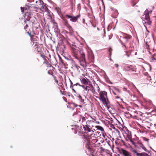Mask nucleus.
<instances>
[{
    "label": "nucleus",
    "mask_w": 156,
    "mask_h": 156,
    "mask_svg": "<svg viewBox=\"0 0 156 156\" xmlns=\"http://www.w3.org/2000/svg\"><path fill=\"white\" fill-rule=\"evenodd\" d=\"M69 44L70 46L73 56L79 61L81 66L83 68L86 67L87 65L85 61L84 52L76 46L75 43L71 42H69Z\"/></svg>",
    "instance_id": "nucleus-1"
},
{
    "label": "nucleus",
    "mask_w": 156,
    "mask_h": 156,
    "mask_svg": "<svg viewBox=\"0 0 156 156\" xmlns=\"http://www.w3.org/2000/svg\"><path fill=\"white\" fill-rule=\"evenodd\" d=\"M126 136L128 139H126V141L129 140L131 143L135 147H143V144L139 140V138L135 135L132 136L131 135V132L128 131L126 133Z\"/></svg>",
    "instance_id": "nucleus-2"
},
{
    "label": "nucleus",
    "mask_w": 156,
    "mask_h": 156,
    "mask_svg": "<svg viewBox=\"0 0 156 156\" xmlns=\"http://www.w3.org/2000/svg\"><path fill=\"white\" fill-rule=\"evenodd\" d=\"M131 37L132 36L131 35L127 34H125L123 36H120L119 38V36H118L119 41L126 48V45L128 43Z\"/></svg>",
    "instance_id": "nucleus-3"
},
{
    "label": "nucleus",
    "mask_w": 156,
    "mask_h": 156,
    "mask_svg": "<svg viewBox=\"0 0 156 156\" xmlns=\"http://www.w3.org/2000/svg\"><path fill=\"white\" fill-rule=\"evenodd\" d=\"M99 99L103 104L107 106L109 104V101L107 96V93L105 91H100L99 94Z\"/></svg>",
    "instance_id": "nucleus-4"
},
{
    "label": "nucleus",
    "mask_w": 156,
    "mask_h": 156,
    "mask_svg": "<svg viewBox=\"0 0 156 156\" xmlns=\"http://www.w3.org/2000/svg\"><path fill=\"white\" fill-rule=\"evenodd\" d=\"M149 11L147 9H146L144 12V22L147 23L148 25H151V21L150 20V18L149 15ZM144 23V22H143Z\"/></svg>",
    "instance_id": "nucleus-5"
},
{
    "label": "nucleus",
    "mask_w": 156,
    "mask_h": 156,
    "mask_svg": "<svg viewBox=\"0 0 156 156\" xmlns=\"http://www.w3.org/2000/svg\"><path fill=\"white\" fill-rule=\"evenodd\" d=\"M144 102L145 105V108L150 110L151 108L154 109L155 106L152 103V101L150 100L144 99Z\"/></svg>",
    "instance_id": "nucleus-6"
},
{
    "label": "nucleus",
    "mask_w": 156,
    "mask_h": 156,
    "mask_svg": "<svg viewBox=\"0 0 156 156\" xmlns=\"http://www.w3.org/2000/svg\"><path fill=\"white\" fill-rule=\"evenodd\" d=\"M133 114L134 115V118L135 119H139L143 118L144 114L140 112L134 111L133 112Z\"/></svg>",
    "instance_id": "nucleus-7"
},
{
    "label": "nucleus",
    "mask_w": 156,
    "mask_h": 156,
    "mask_svg": "<svg viewBox=\"0 0 156 156\" xmlns=\"http://www.w3.org/2000/svg\"><path fill=\"white\" fill-rule=\"evenodd\" d=\"M83 127L85 133H87L89 132H90L91 133V135H94V134H93L94 132L91 129L90 126L87 125H83Z\"/></svg>",
    "instance_id": "nucleus-8"
},
{
    "label": "nucleus",
    "mask_w": 156,
    "mask_h": 156,
    "mask_svg": "<svg viewBox=\"0 0 156 156\" xmlns=\"http://www.w3.org/2000/svg\"><path fill=\"white\" fill-rule=\"evenodd\" d=\"M80 16L79 15H77L76 16H70L68 15H65L66 17H67L69 19H70V21L73 22H76Z\"/></svg>",
    "instance_id": "nucleus-9"
},
{
    "label": "nucleus",
    "mask_w": 156,
    "mask_h": 156,
    "mask_svg": "<svg viewBox=\"0 0 156 156\" xmlns=\"http://www.w3.org/2000/svg\"><path fill=\"white\" fill-rule=\"evenodd\" d=\"M36 18L34 16L28 19L27 18V21L30 23V26H31L32 27H34V26L35 24V21Z\"/></svg>",
    "instance_id": "nucleus-10"
},
{
    "label": "nucleus",
    "mask_w": 156,
    "mask_h": 156,
    "mask_svg": "<svg viewBox=\"0 0 156 156\" xmlns=\"http://www.w3.org/2000/svg\"><path fill=\"white\" fill-rule=\"evenodd\" d=\"M76 115H77L79 117V121L80 123H83L86 121V119L85 117L83 116L82 115H78L76 111L73 114V116H74Z\"/></svg>",
    "instance_id": "nucleus-11"
},
{
    "label": "nucleus",
    "mask_w": 156,
    "mask_h": 156,
    "mask_svg": "<svg viewBox=\"0 0 156 156\" xmlns=\"http://www.w3.org/2000/svg\"><path fill=\"white\" fill-rule=\"evenodd\" d=\"M88 58L90 62H94V54L91 51H88Z\"/></svg>",
    "instance_id": "nucleus-12"
},
{
    "label": "nucleus",
    "mask_w": 156,
    "mask_h": 156,
    "mask_svg": "<svg viewBox=\"0 0 156 156\" xmlns=\"http://www.w3.org/2000/svg\"><path fill=\"white\" fill-rule=\"evenodd\" d=\"M75 93L73 94L75 96L76 98L79 100L80 102L82 104L84 103V100L82 98V96L80 94L76 91V92H74Z\"/></svg>",
    "instance_id": "nucleus-13"
},
{
    "label": "nucleus",
    "mask_w": 156,
    "mask_h": 156,
    "mask_svg": "<svg viewBox=\"0 0 156 156\" xmlns=\"http://www.w3.org/2000/svg\"><path fill=\"white\" fill-rule=\"evenodd\" d=\"M89 86L85 85H83L82 87L86 91H88L89 90H93L94 89L93 86L91 84H88Z\"/></svg>",
    "instance_id": "nucleus-14"
},
{
    "label": "nucleus",
    "mask_w": 156,
    "mask_h": 156,
    "mask_svg": "<svg viewBox=\"0 0 156 156\" xmlns=\"http://www.w3.org/2000/svg\"><path fill=\"white\" fill-rule=\"evenodd\" d=\"M80 81L81 82L85 85L89 84V83H90L89 80L87 78L82 77L80 79Z\"/></svg>",
    "instance_id": "nucleus-15"
},
{
    "label": "nucleus",
    "mask_w": 156,
    "mask_h": 156,
    "mask_svg": "<svg viewBox=\"0 0 156 156\" xmlns=\"http://www.w3.org/2000/svg\"><path fill=\"white\" fill-rule=\"evenodd\" d=\"M133 152L136 154V156H150V155L148 154H147L144 152L141 153H139L135 150H134Z\"/></svg>",
    "instance_id": "nucleus-16"
},
{
    "label": "nucleus",
    "mask_w": 156,
    "mask_h": 156,
    "mask_svg": "<svg viewBox=\"0 0 156 156\" xmlns=\"http://www.w3.org/2000/svg\"><path fill=\"white\" fill-rule=\"evenodd\" d=\"M69 80L70 83V88L74 92H76V90L74 89H76V85L75 84H73V82L69 79Z\"/></svg>",
    "instance_id": "nucleus-17"
},
{
    "label": "nucleus",
    "mask_w": 156,
    "mask_h": 156,
    "mask_svg": "<svg viewBox=\"0 0 156 156\" xmlns=\"http://www.w3.org/2000/svg\"><path fill=\"white\" fill-rule=\"evenodd\" d=\"M25 15V18L26 19L25 20H27V18L29 19L34 16L30 12H26Z\"/></svg>",
    "instance_id": "nucleus-18"
},
{
    "label": "nucleus",
    "mask_w": 156,
    "mask_h": 156,
    "mask_svg": "<svg viewBox=\"0 0 156 156\" xmlns=\"http://www.w3.org/2000/svg\"><path fill=\"white\" fill-rule=\"evenodd\" d=\"M123 66V70L126 71H129L130 68L131 67H132V65L128 66L127 65L124 64Z\"/></svg>",
    "instance_id": "nucleus-19"
},
{
    "label": "nucleus",
    "mask_w": 156,
    "mask_h": 156,
    "mask_svg": "<svg viewBox=\"0 0 156 156\" xmlns=\"http://www.w3.org/2000/svg\"><path fill=\"white\" fill-rule=\"evenodd\" d=\"M74 127L72 128V129L73 130L74 129L75 132L74 133H77V131L78 129H80V128L81 129L82 127H80L79 126L75 125L74 126Z\"/></svg>",
    "instance_id": "nucleus-20"
},
{
    "label": "nucleus",
    "mask_w": 156,
    "mask_h": 156,
    "mask_svg": "<svg viewBox=\"0 0 156 156\" xmlns=\"http://www.w3.org/2000/svg\"><path fill=\"white\" fill-rule=\"evenodd\" d=\"M140 138L141 140L144 141L147 144L148 143L149 139L143 136L140 137Z\"/></svg>",
    "instance_id": "nucleus-21"
},
{
    "label": "nucleus",
    "mask_w": 156,
    "mask_h": 156,
    "mask_svg": "<svg viewBox=\"0 0 156 156\" xmlns=\"http://www.w3.org/2000/svg\"><path fill=\"white\" fill-rule=\"evenodd\" d=\"M95 128H97L98 129L100 130L101 131L104 132V129L101 126H95Z\"/></svg>",
    "instance_id": "nucleus-22"
},
{
    "label": "nucleus",
    "mask_w": 156,
    "mask_h": 156,
    "mask_svg": "<svg viewBox=\"0 0 156 156\" xmlns=\"http://www.w3.org/2000/svg\"><path fill=\"white\" fill-rule=\"evenodd\" d=\"M129 71L136 72V68L132 66V67H131L130 68Z\"/></svg>",
    "instance_id": "nucleus-23"
},
{
    "label": "nucleus",
    "mask_w": 156,
    "mask_h": 156,
    "mask_svg": "<svg viewBox=\"0 0 156 156\" xmlns=\"http://www.w3.org/2000/svg\"><path fill=\"white\" fill-rule=\"evenodd\" d=\"M24 23L25 24H26L25 26L24 27V29H26L28 28L29 27V25L30 26V23L27 21V20H25L24 21Z\"/></svg>",
    "instance_id": "nucleus-24"
},
{
    "label": "nucleus",
    "mask_w": 156,
    "mask_h": 156,
    "mask_svg": "<svg viewBox=\"0 0 156 156\" xmlns=\"http://www.w3.org/2000/svg\"><path fill=\"white\" fill-rule=\"evenodd\" d=\"M114 90L115 91V92H117L119 95L121 93V90L115 87L114 88Z\"/></svg>",
    "instance_id": "nucleus-25"
},
{
    "label": "nucleus",
    "mask_w": 156,
    "mask_h": 156,
    "mask_svg": "<svg viewBox=\"0 0 156 156\" xmlns=\"http://www.w3.org/2000/svg\"><path fill=\"white\" fill-rule=\"evenodd\" d=\"M152 115H156V109H154L151 112Z\"/></svg>",
    "instance_id": "nucleus-26"
},
{
    "label": "nucleus",
    "mask_w": 156,
    "mask_h": 156,
    "mask_svg": "<svg viewBox=\"0 0 156 156\" xmlns=\"http://www.w3.org/2000/svg\"><path fill=\"white\" fill-rule=\"evenodd\" d=\"M50 70H48V73L51 75H52L53 74L52 71L51 70V69H53V67L52 66H50Z\"/></svg>",
    "instance_id": "nucleus-27"
},
{
    "label": "nucleus",
    "mask_w": 156,
    "mask_h": 156,
    "mask_svg": "<svg viewBox=\"0 0 156 156\" xmlns=\"http://www.w3.org/2000/svg\"><path fill=\"white\" fill-rule=\"evenodd\" d=\"M146 79L148 80L149 81V83H152V82L151 81V77L150 76L148 75V74L147 76Z\"/></svg>",
    "instance_id": "nucleus-28"
},
{
    "label": "nucleus",
    "mask_w": 156,
    "mask_h": 156,
    "mask_svg": "<svg viewBox=\"0 0 156 156\" xmlns=\"http://www.w3.org/2000/svg\"><path fill=\"white\" fill-rule=\"evenodd\" d=\"M70 106H73L74 107H73V108H72V110H73L74 109H75V107H76L78 106V105H75L74 103H72L70 105Z\"/></svg>",
    "instance_id": "nucleus-29"
},
{
    "label": "nucleus",
    "mask_w": 156,
    "mask_h": 156,
    "mask_svg": "<svg viewBox=\"0 0 156 156\" xmlns=\"http://www.w3.org/2000/svg\"><path fill=\"white\" fill-rule=\"evenodd\" d=\"M112 142V141L111 140V139L110 138H109V140L108 141H107V143L108 144V145L110 146L111 147V143Z\"/></svg>",
    "instance_id": "nucleus-30"
},
{
    "label": "nucleus",
    "mask_w": 156,
    "mask_h": 156,
    "mask_svg": "<svg viewBox=\"0 0 156 156\" xmlns=\"http://www.w3.org/2000/svg\"><path fill=\"white\" fill-rule=\"evenodd\" d=\"M115 133L117 135H119L120 131L117 129H115Z\"/></svg>",
    "instance_id": "nucleus-31"
},
{
    "label": "nucleus",
    "mask_w": 156,
    "mask_h": 156,
    "mask_svg": "<svg viewBox=\"0 0 156 156\" xmlns=\"http://www.w3.org/2000/svg\"><path fill=\"white\" fill-rule=\"evenodd\" d=\"M121 142L120 143H121L122 144H123L124 146H127L126 143L124 140H121Z\"/></svg>",
    "instance_id": "nucleus-32"
},
{
    "label": "nucleus",
    "mask_w": 156,
    "mask_h": 156,
    "mask_svg": "<svg viewBox=\"0 0 156 156\" xmlns=\"http://www.w3.org/2000/svg\"><path fill=\"white\" fill-rule=\"evenodd\" d=\"M133 52V51H132L130 54H128L127 52H126V54L127 57H129L130 56L132 55L133 54L132 53Z\"/></svg>",
    "instance_id": "nucleus-33"
},
{
    "label": "nucleus",
    "mask_w": 156,
    "mask_h": 156,
    "mask_svg": "<svg viewBox=\"0 0 156 156\" xmlns=\"http://www.w3.org/2000/svg\"><path fill=\"white\" fill-rule=\"evenodd\" d=\"M27 33L30 36V37L31 38H32L34 36V35H31V33L28 31L27 32Z\"/></svg>",
    "instance_id": "nucleus-34"
},
{
    "label": "nucleus",
    "mask_w": 156,
    "mask_h": 156,
    "mask_svg": "<svg viewBox=\"0 0 156 156\" xmlns=\"http://www.w3.org/2000/svg\"><path fill=\"white\" fill-rule=\"evenodd\" d=\"M151 135L153 136V137H155L156 136V134L154 133V132H152Z\"/></svg>",
    "instance_id": "nucleus-35"
},
{
    "label": "nucleus",
    "mask_w": 156,
    "mask_h": 156,
    "mask_svg": "<svg viewBox=\"0 0 156 156\" xmlns=\"http://www.w3.org/2000/svg\"><path fill=\"white\" fill-rule=\"evenodd\" d=\"M112 92L113 94L115 95H119L117 93V92H115V90H113V91H112Z\"/></svg>",
    "instance_id": "nucleus-36"
},
{
    "label": "nucleus",
    "mask_w": 156,
    "mask_h": 156,
    "mask_svg": "<svg viewBox=\"0 0 156 156\" xmlns=\"http://www.w3.org/2000/svg\"><path fill=\"white\" fill-rule=\"evenodd\" d=\"M142 147V148L143 149V150L145 151H146V152H147V149H146V147H144V145H143V147Z\"/></svg>",
    "instance_id": "nucleus-37"
},
{
    "label": "nucleus",
    "mask_w": 156,
    "mask_h": 156,
    "mask_svg": "<svg viewBox=\"0 0 156 156\" xmlns=\"http://www.w3.org/2000/svg\"><path fill=\"white\" fill-rule=\"evenodd\" d=\"M35 45L34 46V47L35 48V49H37L38 48V45L37 44V42H36Z\"/></svg>",
    "instance_id": "nucleus-38"
},
{
    "label": "nucleus",
    "mask_w": 156,
    "mask_h": 156,
    "mask_svg": "<svg viewBox=\"0 0 156 156\" xmlns=\"http://www.w3.org/2000/svg\"><path fill=\"white\" fill-rule=\"evenodd\" d=\"M123 90L125 91H126L128 92V93L129 92V90H127V89L125 87H124L123 88Z\"/></svg>",
    "instance_id": "nucleus-39"
},
{
    "label": "nucleus",
    "mask_w": 156,
    "mask_h": 156,
    "mask_svg": "<svg viewBox=\"0 0 156 156\" xmlns=\"http://www.w3.org/2000/svg\"><path fill=\"white\" fill-rule=\"evenodd\" d=\"M117 68V70H118V67L119 66V65L118 64H115L114 65Z\"/></svg>",
    "instance_id": "nucleus-40"
},
{
    "label": "nucleus",
    "mask_w": 156,
    "mask_h": 156,
    "mask_svg": "<svg viewBox=\"0 0 156 156\" xmlns=\"http://www.w3.org/2000/svg\"><path fill=\"white\" fill-rule=\"evenodd\" d=\"M22 12H23L24 11V9H25V7H21L20 8Z\"/></svg>",
    "instance_id": "nucleus-41"
},
{
    "label": "nucleus",
    "mask_w": 156,
    "mask_h": 156,
    "mask_svg": "<svg viewBox=\"0 0 156 156\" xmlns=\"http://www.w3.org/2000/svg\"><path fill=\"white\" fill-rule=\"evenodd\" d=\"M76 84V86H77L78 85L79 86H80V87H82V86L83 85H81L79 83H76V84ZM77 88V87H76V88Z\"/></svg>",
    "instance_id": "nucleus-42"
},
{
    "label": "nucleus",
    "mask_w": 156,
    "mask_h": 156,
    "mask_svg": "<svg viewBox=\"0 0 156 156\" xmlns=\"http://www.w3.org/2000/svg\"><path fill=\"white\" fill-rule=\"evenodd\" d=\"M112 48H109V49L108 51H109V54H110V55H111V51H112Z\"/></svg>",
    "instance_id": "nucleus-43"
},
{
    "label": "nucleus",
    "mask_w": 156,
    "mask_h": 156,
    "mask_svg": "<svg viewBox=\"0 0 156 156\" xmlns=\"http://www.w3.org/2000/svg\"><path fill=\"white\" fill-rule=\"evenodd\" d=\"M27 1L28 2H29L30 3L32 2H34V0H27Z\"/></svg>",
    "instance_id": "nucleus-44"
},
{
    "label": "nucleus",
    "mask_w": 156,
    "mask_h": 156,
    "mask_svg": "<svg viewBox=\"0 0 156 156\" xmlns=\"http://www.w3.org/2000/svg\"><path fill=\"white\" fill-rule=\"evenodd\" d=\"M105 155H106V156H112V155L110 154L107 153H106Z\"/></svg>",
    "instance_id": "nucleus-45"
},
{
    "label": "nucleus",
    "mask_w": 156,
    "mask_h": 156,
    "mask_svg": "<svg viewBox=\"0 0 156 156\" xmlns=\"http://www.w3.org/2000/svg\"><path fill=\"white\" fill-rule=\"evenodd\" d=\"M86 147L87 148L88 150L89 151H91V148L89 147Z\"/></svg>",
    "instance_id": "nucleus-46"
},
{
    "label": "nucleus",
    "mask_w": 156,
    "mask_h": 156,
    "mask_svg": "<svg viewBox=\"0 0 156 156\" xmlns=\"http://www.w3.org/2000/svg\"><path fill=\"white\" fill-rule=\"evenodd\" d=\"M39 2H40V4H41V3H43V1H42V0H39Z\"/></svg>",
    "instance_id": "nucleus-47"
},
{
    "label": "nucleus",
    "mask_w": 156,
    "mask_h": 156,
    "mask_svg": "<svg viewBox=\"0 0 156 156\" xmlns=\"http://www.w3.org/2000/svg\"><path fill=\"white\" fill-rule=\"evenodd\" d=\"M152 60H156V59L155 58L153 57H151Z\"/></svg>",
    "instance_id": "nucleus-48"
},
{
    "label": "nucleus",
    "mask_w": 156,
    "mask_h": 156,
    "mask_svg": "<svg viewBox=\"0 0 156 156\" xmlns=\"http://www.w3.org/2000/svg\"><path fill=\"white\" fill-rule=\"evenodd\" d=\"M101 151H104L105 150L103 147H101Z\"/></svg>",
    "instance_id": "nucleus-49"
},
{
    "label": "nucleus",
    "mask_w": 156,
    "mask_h": 156,
    "mask_svg": "<svg viewBox=\"0 0 156 156\" xmlns=\"http://www.w3.org/2000/svg\"><path fill=\"white\" fill-rule=\"evenodd\" d=\"M108 140H109V139H105V140L106 141V142H107V141H108Z\"/></svg>",
    "instance_id": "nucleus-50"
},
{
    "label": "nucleus",
    "mask_w": 156,
    "mask_h": 156,
    "mask_svg": "<svg viewBox=\"0 0 156 156\" xmlns=\"http://www.w3.org/2000/svg\"><path fill=\"white\" fill-rule=\"evenodd\" d=\"M97 88H98V91H100V88L98 86L97 87Z\"/></svg>",
    "instance_id": "nucleus-51"
},
{
    "label": "nucleus",
    "mask_w": 156,
    "mask_h": 156,
    "mask_svg": "<svg viewBox=\"0 0 156 156\" xmlns=\"http://www.w3.org/2000/svg\"><path fill=\"white\" fill-rule=\"evenodd\" d=\"M120 98V97H119V96H116V97H115V98Z\"/></svg>",
    "instance_id": "nucleus-52"
},
{
    "label": "nucleus",
    "mask_w": 156,
    "mask_h": 156,
    "mask_svg": "<svg viewBox=\"0 0 156 156\" xmlns=\"http://www.w3.org/2000/svg\"><path fill=\"white\" fill-rule=\"evenodd\" d=\"M149 123V125L150 126H151V123Z\"/></svg>",
    "instance_id": "nucleus-53"
},
{
    "label": "nucleus",
    "mask_w": 156,
    "mask_h": 156,
    "mask_svg": "<svg viewBox=\"0 0 156 156\" xmlns=\"http://www.w3.org/2000/svg\"><path fill=\"white\" fill-rule=\"evenodd\" d=\"M154 126H155V129H156V123H155V124H154Z\"/></svg>",
    "instance_id": "nucleus-54"
},
{
    "label": "nucleus",
    "mask_w": 156,
    "mask_h": 156,
    "mask_svg": "<svg viewBox=\"0 0 156 156\" xmlns=\"http://www.w3.org/2000/svg\"><path fill=\"white\" fill-rule=\"evenodd\" d=\"M63 47L64 48H66V46L64 45H63Z\"/></svg>",
    "instance_id": "nucleus-55"
},
{
    "label": "nucleus",
    "mask_w": 156,
    "mask_h": 156,
    "mask_svg": "<svg viewBox=\"0 0 156 156\" xmlns=\"http://www.w3.org/2000/svg\"><path fill=\"white\" fill-rule=\"evenodd\" d=\"M63 98L65 100V99H66V98L65 97H63Z\"/></svg>",
    "instance_id": "nucleus-56"
},
{
    "label": "nucleus",
    "mask_w": 156,
    "mask_h": 156,
    "mask_svg": "<svg viewBox=\"0 0 156 156\" xmlns=\"http://www.w3.org/2000/svg\"><path fill=\"white\" fill-rule=\"evenodd\" d=\"M63 98L65 100V99H66V98L65 97H63Z\"/></svg>",
    "instance_id": "nucleus-57"
},
{
    "label": "nucleus",
    "mask_w": 156,
    "mask_h": 156,
    "mask_svg": "<svg viewBox=\"0 0 156 156\" xmlns=\"http://www.w3.org/2000/svg\"><path fill=\"white\" fill-rule=\"evenodd\" d=\"M78 106L80 107H82V106L81 105H79Z\"/></svg>",
    "instance_id": "nucleus-58"
},
{
    "label": "nucleus",
    "mask_w": 156,
    "mask_h": 156,
    "mask_svg": "<svg viewBox=\"0 0 156 156\" xmlns=\"http://www.w3.org/2000/svg\"><path fill=\"white\" fill-rule=\"evenodd\" d=\"M60 92H61L62 94H63L62 93V91L61 90H60Z\"/></svg>",
    "instance_id": "nucleus-59"
},
{
    "label": "nucleus",
    "mask_w": 156,
    "mask_h": 156,
    "mask_svg": "<svg viewBox=\"0 0 156 156\" xmlns=\"http://www.w3.org/2000/svg\"><path fill=\"white\" fill-rule=\"evenodd\" d=\"M115 156H120L119 154H118L117 155H115Z\"/></svg>",
    "instance_id": "nucleus-60"
},
{
    "label": "nucleus",
    "mask_w": 156,
    "mask_h": 156,
    "mask_svg": "<svg viewBox=\"0 0 156 156\" xmlns=\"http://www.w3.org/2000/svg\"><path fill=\"white\" fill-rule=\"evenodd\" d=\"M136 54H137V52H135V55H136Z\"/></svg>",
    "instance_id": "nucleus-61"
},
{
    "label": "nucleus",
    "mask_w": 156,
    "mask_h": 156,
    "mask_svg": "<svg viewBox=\"0 0 156 156\" xmlns=\"http://www.w3.org/2000/svg\"><path fill=\"white\" fill-rule=\"evenodd\" d=\"M38 1H37L36 2V3H38Z\"/></svg>",
    "instance_id": "nucleus-62"
},
{
    "label": "nucleus",
    "mask_w": 156,
    "mask_h": 156,
    "mask_svg": "<svg viewBox=\"0 0 156 156\" xmlns=\"http://www.w3.org/2000/svg\"><path fill=\"white\" fill-rule=\"evenodd\" d=\"M68 95L69 96V97L70 96V95L69 94H68Z\"/></svg>",
    "instance_id": "nucleus-63"
},
{
    "label": "nucleus",
    "mask_w": 156,
    "mask_h": 156,
    "mask_svg": "<svg viewBox=\"0 0 156 156\" xmlns=\"http://www.w3.org/2000/svg\"><path fill=\"white\" fill-rule=\"evenodd\" d=\"M56 83H58V81H57Z\"/></svg>",
    "instance_id": "nucleus-64"
}]
</instances>
